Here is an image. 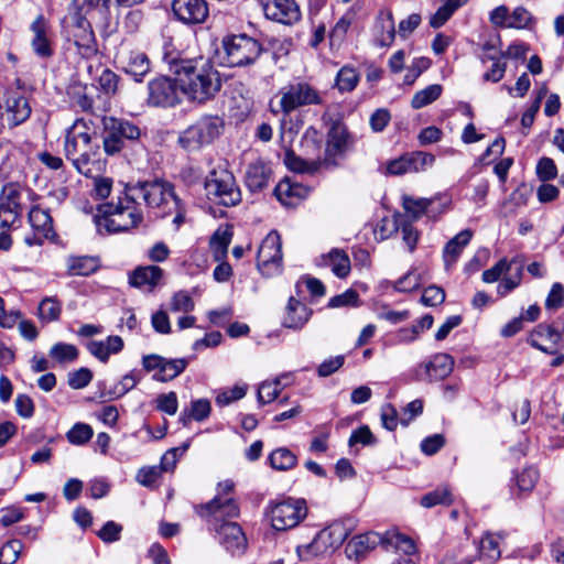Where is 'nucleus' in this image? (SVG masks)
<instances>
[{
	"mask_svg": "<svg viewBox=\"0 0 564 564\" xmlns=\"http://www.w3.org/2000/svg\"><path fill=\"white\" fill-rule=\"evenodd\" d=\"M128 189L135 200L143 199L148 207L160 209L161 214L171 205H177L173 184L163 180L140 182Z\"/></svg>",
	"mask_w": 564,
	"mask_h": 564,
	"instance_id": "10",
	"label": "nucleus"
},
{
	"mask_svg": "<svg viewBox=\"0 0 564 564\" xmlns=\"http://www.w3.org/2000/svg\"><path fill=\"white\" fill-rule=\"evenodd\" d=\"M433 202L434 199L432 198H415L412 196H403L402 198L403 208L415 218L423 215Z\"/></svg>",
	"mask_w": 564,
	"mask_h": 564,
	"instance_id": "51",
	"label": "nucleus"
},
{
	"mask_svg": "<svg viewBox=\"0 0 564 564\" xmlns=\"http://www.w3.org/2000/svg\"><path fill=\"white\" fill-rule=\"evenodd\" d=\"M102 123L104 150L108 155L119 153L124 148L126 141H135L141 135L140 128L128 120L106 117Z\"/></svg>",
	"mask_w": 564,
	"mask_h": 564,
	"instance_id": "11",
	"label": "nucleus"
},
{
	"mask_svg": "<svg viewBox=\"0 0 564 564\" xmlns=\"http://www.w3.org/2000/svg\"><path fill=\"white\" fill-rule=\"evenodd\" d=\"M435 156L427 152L416 151L406 153L387 163V173L390 175H403L425 170L434 164Z\"/></svg>",
	"mask_w": 564,
	"mask_h": 564,
	"instance_id": "16",
	"label": "nucleus"
},
{
	"mask_svg": "<svg viewBox=\"0 0 564 564\" xmlns=\"http://www.w3.org/2000/svg\"><path fill=\"white\" fill-rule=\"evenodd\" d=\"M50 356L59 364L70 362L77 359L78 349L70 344L57 343L51 348Z\"/></svg>",
	"mask_w": 564,
	"mask_h": 564,
	"instance_id": "50",
	"label": "nucleus"
},
{
	"mask_svg": "<svg viewBox=\"0 0 564 564\" xmlns=\"http://www.w3.org/2000/svg\"><path fill=\"white\" fill-rule=\"evenodd\" d=\"M62 304L55 297H45L39 305V317L44 322H53L59 318Z\"/></svg>",
	"mask_w": 564,
	"mask_h": 564,
	"instance_id": "48",
	"label": "nucleus"
},
{
	"mask_svg": "<svg viewBox=\"0 0 564 564\" xmlns=\"http://www.w3.org/2000/svg\"><path fill=\"white\" fill-rule=\"evenodd\" d=\"M224 128L218 116H203L186 128L178 138L180 145L187 151H196L217 139Z\"/></svg>",
	"mask_w": 564,
	"mask_h": 564,
	"instance_id": "8",
	"label": "nucleus"
},
{
	"mask_svg": "<svg viewBox=\"0 0 564 564\" xmlns=\"http://www.w3.org/2000/svg\"><path fill=\"white\" fill-rule=\"evenodd\" d=\"M234 482L225 480L218 484L217 495L205 505L196 506L197 514L203 518L217 539L232 555L242 554L247 539L240 525L231 519L239 516V507L232 497Z\"/></svg>",
	"mask_w": 564,
	"mask_h": 564,
	"instance_id": "1",
	"label": "nucleus"
},
{
	"mask_svg": "<svg viewBox=\"0 0 564 564\" xmlns=\"http://www.w3.org/2000/svg\"><path fill=\"white\" fill-rule=\"evenodd\" d=\"M93 437V429L85 423H76L68 432L67 440L70 444L83 445Z\"/></svg>",
	"mask_w": 564,
	"mask_h": 564,
	"instance_id": "53",
	"label": "nucleus"
},
{
	"mask_svg": "<svg viewBox=\"0 0 564 564\" xmlns=\"http://www.w3.org/2000/svg\"><path fill=\"white\" fill-rule=\"evenodd\" d=\"M545 308L547 311H557L564 305V286L556 282L552 285L546 299Z\"/></svg>",
	"mask_w": 564,
	"mask_h": 564,
	"instance_id": "55",
	"label": "nucleus"
},
{
	"mask_svg": "<svg viewBox=\"0 0 564 564\" xmlns=\"http://www.w3.org/2000/svg\"><path fill=\"white\" fill-rule=\"evenodd\" d=\"M443 87L438 84H433L425 87L422 90H419L414 94L411 100V106L413 109H421L442 95Z\"/></svg>",
	"mask_w": 564,
	"mask_h": 564,
	"instance_id": "41",
	"label": "nucleus"
},
{
	"mask_svg": "<svg viewBox=\"0 0 564 564\" xmlns=\"http://www.w3.org/2000/svg\"><path fill=\"white\" fill-rule=\"evenodd\" d=\"M348 143V132L341 124H333L327 134L324 164L335 165L336 156L341 154Z\"/></svg>",
	"mask_w": 564,
	"mask_h": 564,
	"instance_id": "25",
	"label": "nucleus"
},
{
	"mask_svg": "<svg viewBox=\"0 0 564 564\" xmlns=\"http://www.w3.org/2000/svg\"><path fill=\"white\" fill-rule=\"evenodd\" d=\"M452 502L453 497L449 488L443 486L423 495L420 503L424 508H433L438 505L448 506Z\"/></svg>",
	"mask_w": 564,
	"mask_h": 564,
	"instance_id": "42",
	"label": "nucleus"
},
{
	"mask_svg": "<svg viewBox=\"0 0 564 564\" xmlns=\"http://www.w3.org/2000/svg\"><path fill=\"white\" fill-rule=\"evenodd\" d=\"M279 96L284 115H290L301 107L323 104L321 93L306 82L292 83L281 88Z\"/></svg>",
	"mask_w": 564,
	"mask_h": 564,
	"instance_id": "13",
	"label": "nucleus"
},
{
	"mask_svg": "<svg viewBox=\"0 0 564 564\" xmlns=\"http://www.w3.org/2000/svg\"><path fill=\"white\" fill-rule=\"evenodd\" d=\"M177 79L161 76L151 80L148 85V101L158 107H174L180 102L182 91Z\"/></svg>",
	"mask_w": 564,
	"mask_h": 564,
	"instance_id": "15",
	"label": "nucleus"
},
{
	"mask_svg": "<svg viewBox=\"0 0 564 564\" xmlns=\"http://www.w3.org/2000/svg\"><path fill=\"white\" fill-rule=\"evenodd\" d=\"M286 378V376H282L272 382H262L258 389V401L261 404H265L275 400L282 389V379Z\"/></svg>",
	"mask_w": 564,
	"mask_h": 564,
	"instance_id": "45",
	"label": "nucleus"
},
{
	"mask_svg": "<svg viewBox=\"0 0 564 564\" xmlns=\"http://www.w3.org/2000/svg\"><path fill=\"white\" fill-rule=\"evenodd\" d=\"M143 215L138 202L129 189L123 198H119L116 206H108L97 220L99 229H106L109 234L127 231L141 224Z\"/></svg>",
	"mask_w": 564,
	"mask_h": 564,
	"instance_id": "5",
	"label": "nucleus"
},
{
	"mask_svg": "<svg viewBox=\"0 0 564 564\" xmlns=\"http://www.w3.org/2000/svg\"><path fill=\"white\" fill-rule=\"evenodd\" d=\"M274 195L282 205L293 207L308 195V189L300 183L284 178L275 186Z\"/></svg>",
	"mask_w": 564,
	"mask_h": 564,
	"instance_id": "26",
	"label": "nucleus"
},
{
	"mask_svg": "<svg viewBox=\"0 0 564 564\" xmlns=\"http://www.w3.org/2000/svg\"><path fill=\"white\" fill-rule=\"evenodd\" d=\"M223 47L229 67L252 64L262 52L260 43L246 34L226 36L223 40Z\"/></svg>",
	"mask_w": 564,
	"mask_h": 564,
	"instance_id": "12",
	"label": "nucleus"
},
{
	"mask_svg": "<svg viewBox=\"0 0 564 564\" xmlns=\"http://www.w3.org/2000/svg\"><path fill=\"white\" fill-rule=\"evenodd\" d=\"M312 313V310L304 303L295 297H290L285 307L282 325L286 328L299 330L308 322Z\"/></svg>",
	"mask_w": 564,
	"mask_h": 564,
	"instance_id": "28",
	"label": "nucleus"
},
{
	"mask_svg": "<svg viewBox=\"0 0 564 564\" xmlns=\"http://www.w3.org/2000/svg\"><path fill=\"white\" fill-rule=\"evenodd\" d=\"M511 262L507 259L499 260L494 267L482 272V281L486 283L497 282L502 274L507 273L511 269Z\"/></svg>",
	"mask_w": 564,
	"mask_h": 564,
	"instance_id": "56",
	"label": "nucleus"
},
{
	"mask_svg": "<svg viewBox=\"0 0 564 564\" xmlns=\"http://www.w3.org/2000/svg\"><path fill=\"white\" fill-rule=\"evenodd\" d=\"M36 194L19 183H8L0 195V227L13 224L33 204Z\"/></svg>",
	"mask_w": 564,
	"mask_h": 564,
	"instance_id": "6",
	"label": "nucleus"
},
{
	"mask_svg": "<svg viewBox=\"0 0 564 564\" xmlns=\"http://www.w3.org/2000/svg\"><path fill=\"white\" fill-rule=\"evenodd\" d=\"M93 373L87 368H80L68 375V384L73 389H83L89 384Z\"/></svg>",
	"mask_w": 564,
	"mask_h": 564,
	"instance_id": "64",
	"label": "nucleus"
},
{
	"mask_svg": "<svg viewBox=\"0 0 564 564\" xmlns=\"http://www.w3.org/2000/svg\"><path fill=\"white\" fill-rule=\"evenodd\" d=\"M29 223L36 232L33 238H25V242L29 246L42 245L44 239L53 236V219L50 213L45 209L34 206L33 204L29 207Z\"/></svg>",
	"mask_w": 564,
	"mask_h": 564,
	"instance_id": "21",
	"label": "nucleus"
},
{
	"mask_svg": "<svg viewBox=\"0 0 564 564\" xmlns=\"http://www.w3.org/2000/svg\"><path fill=\"white\" fill-rule=\"evenodd\" d=\"M210 402L207 399H198L192 402L191 411L188 414L184 413L181 416V421L184 425L193 419L195 421H204L210 414Z\"/></svg>",
	"mask_w": 564,
	"mask_h": 564,
	"instance_id": "47",
	"label": "nucleus"
},
{
	"mask_svg": "<svg viewBox=\"0 0 564 564\" xmlns=\"http://www.w3.org/2000/svg\"><path fill=\"white\" fill-rule=\"evenodd\" d=\"M172 10L175 17L187 25L202 24L209 15L206 0H173Z\"/></svg>",
	"mask_w": 564,
	"mask_h": 564,
	"instance_id": "18",
	"label": "nucleus"
},
{
	"mask_svg": "<svg viewBox=\"0 0 564 564\" xmlns=\"http://www.w3.org/2000/svg\"><path fill=\"white\" fill-rule=\"evenodd\" d=\"M421 301L426 306L440 305L445 301V292L436 285H431L423 291Z\"/></svg>",
	"mask_w": 564,
	"mask_h": 564,
	"instance_id": "63",
	"label": "nucleus"
},
{
	"mask_svg": "<svg viewBox=\"0 0 564 564\" xmlns=\"http://www.w3.org/2000/svg\"><path fill=\"white\" fill-rule=\"evenodd\" d=\"M23 549L20 540H10L0 549V564H14Z\"/></svg>",
	"mask_w": 564,
	"mask_h": 564,
	"instance_id": "52",
	"label": "nucleus"
},
{
	"mask_svg": "<svg viewBox=\"0 0 564 564\" xmlns=\"http://www.w3.org/2000/svg\"><path fill=\"white\" fill-rule=\"evenodd\" d=\"M500 534L486 533L478 545V560L485 564H495L501 556L499 549Z\"/></svg>",
	"mask_w": 564,
	"mask_h": 564,
	"instance_id": "37",
	"label": "nucleus"
},
{
	"mask_svg": "<svg viewBox=\"0 0 564 564\" xmlns=\"http://www.w3.org/2000/svg\"><path fill=\"white\" fill-rule=\"evenodd\" d=\"M359 83V74L354 67L344 66L341 67L335 78V86L339 91H351L356 88Z\"/></svg>",
	"mask_w": 564,
	"mask_h": 564,
	"instance_id": "44",
	"label": "nucleus"
},
{
	"mask_svg": "<svg viewBox=\"0 0 564 564\" xmlns=\"http://www.w3.org/2000/svg\"><path fill=\"white\" fill-rule=\"evenodd\" d=\"M64 152L76 171L86 177L93 176V172L101 167L99 145L93 144L89 127L83 119H77L67 129Z\"/></svg>",
	"mask_w": 564,
	"mask_h": 564,
	"instance_id": "3",
	"label": "nucleus"
},
{
	"mask_svg": "<svg viewBox=\"0 0 564 564\" xmlns=\"http://www.w3.org/2000/svg\"><path fill=\"white\" fill-rule=\"evenodd\" d=\"M187 365V358L167 359L163 357V362H160L152 378L159 382L171 381L180 376L186 369Z\"/></svg>",
	"mask_w": 564,
	"mask_h": 564,
	"instance_id": "36",
	"label": "nucleus"
},
{
	"mask_svg": "<svg viewBox=\"0 0 564 564\" xmlns=\"http://www.w3.org/2000/svg\"><path fill=\"white\" fill-rule=\"evenodd\" d=\"M359 295L355 290H347L346 292L333 296L329 302V307H344V306H358Z\"/></svg>",
	"mask_w": 564,
	"mask_h": 564,
	"instance_id": "57",
	"label": "nucleus"
},
{
	"mask_svg": "<svg viewBox=\"0 0 564 564\" xmlns=\"http://www.w3.org/2000/svg\"><path fill=\"white\" fill-rule=\"evenodd\" d=\"M317 265L330 268L332 272L339 279H345L350 273V259L348 254L338 248H333L328 253L321 256Z\"/></svg>",
	"mask_w": 564,
	"mask_h": 564,
	"instance_id": "29",
	"label": "nucleus"
},
{
	"mask_svg": "<svg viewBox=\"0 0 564 564\" xmlns=\"http://www.w3.org/2000/svg\"><path fill=\"white\" fill-rule=\"evenodd\" d=\"M31 115L29 100L17 93L8 96L6 101V120L11 127L26 121Z\"/></svg>",
	"mask_w": 564,
	"mask_h": 564,
	"instance_id": "27",
	"label": "nucleus"
},
{
	"mask_svg": "<svg viewBox=\"0 0 564 564\" xmlns=\"http://www.w3.org/2000/svg\"><path fill=\"white\" fill-rule=\"evenodd\" d=\"M263 12L270 20L282 24H294L301 19V10L295 0H272L263 4Z\"/></svg>",
	"mask_w": 564,
	"mask_h": 564,
	"instance_id": "20",
	"label": "nucleus"
},
{
	"mask_svg": "<svg viewBox=\"0 0 564 564\" xmlns=\"http://www.w3.org/2000/svg\"><path fill=\"white\" fill-rule=\"evenodd\" d=\"M123 339L118 335L108 336L105 340H90L87 350L99 361L106 364L111 354H119L123 349Z\"/></svg>",
	"mask_w": 564,
	"mask_h": 564,
	"instance_id": "31",
	"label": "nucleus"
},
{
	"mask_svg": "<svg viewBox=\"0 0 564 564\" xmlns=\"http://www.w3.org/2000/svg\"><path fill=\"white\" fill-rule=\"evenodd\" d=\"M443 4L437 9V11L432 15L430 20V24L432 28L437 29L444 25L451 17L457 11L459 8L465 6L468 0H442Z\"/></svg>",
	"mask_w": 564,
	"mask_h": 564,
	"instance_id": "39",
	"label": "nucleus"
},
{
	"mask_svg": "<svg viewBox=\"0 0 564 564\" xmlns=\"http://www.w3.org/2000/svg\"><path fill=\"white\" fill-rule=\"evenodd\" d=\"M100 267L97 257L69 256L66 258V269L69 276H87L95 273Z\"/></svg>",
	"mask_w": 564,
	"mask_h": 564,
	"instance_id": "33",
	"label": "nucleus"
},
{
	"mask_svg": "<svg viewBox=\"0 0 564 564\" xmlns=\"http://www.w3.org/2000/svg\"><path fill=\"white\" fill-rule=\"evenodd\" d=\"M454 358L445 352H438L430 360L420 364L416 367L415 375L420 380L437 381L448 377L454 369Z\"/></svg>",
	"mask_w": 564,
	"mask_h": 564,
	"instance_id": "17",
	"label": "nucleus"
},
{
	"mask_svg": "<svg viewBox=\"0 0 564 564\" xmlns=\"http://www.w3.org/2000/svg\"><path fill=\"white\" fill-rule=\"evenodd\" d=\"M527 205V197L519 191H514L502 203L500 208V216L505 218L513 217L518 214L519 208Z\"/></svg>",
	"mask_w": 564,
	"mask_h": 564,
	"instance_id": "46",
	"label": "nucleus"
},
{
	"mask_svg": "<svg viewBox=\"0 0 564 564\" xmlns=\"http://www.w3.org/2000/svg\"><path fill=\"white\" fill-rule=\"evenodd\" d=\"M284 163L289 170L297 173H314L318 169V163L305 161L291 151L285 153Z\"/></svg>",
	"mask_w": 564,
	"mask_h": 564,
	"instance_id": "49",
	"label": "nucleus"
},
{
	"mask_svg": "<svg viewBox=\"0 0 564 564\" xmlns=\"http://www.w3.org/2000/svg\"><path fill=\"white\" fill-rule=\"evenodd\" d=\"M194 308V301L187 292L180 291L174 294L171 301V311L188 313Z\"/></svg>",
	"mask_w": 564,
	"mask_h": 564,
	"instance_id": "60",
	"label": "nucleus"
},
{
	"mask_svg": "<svg viewBox=\"0 0 564 564\" xmlns=\"http://www.w3.org/2000/svg\"><path fill=\"white\" fill-rule=\"evenodd\" d=\"M473 237L470 229H464L454 236L444 247L443 260L446 268L452 267L463 252V249L469 243Z\"/></svg>",
	"mask_w": 564,
	"mask_h": 564,
	"instance_id": "34",
	"label": "nucleus"
},
{
	"mask_svg": "<svg viewBox=\"0 0 564 564\" xmlns=\"http://www.w3.org/2000/svg\"><path fill=\"white\" fill-rule=\"evenodd\" d=\"M282 242L276 231L269 232L262 240L257 254V267L262 275L270 278L282 270Z\"/></svg>",
	"mask_w": 564,
	"mask_h": 564,
	"instance_id": "14",
	"label": "nucleus"
},
{
	"mask_svg": "<svg viewBox=\"0 0 564 564\" xmlns=\"http://www.w3.org/2000/svg\"><path fill=\"white\" fill-rule=\"evenodd\" d=\"M536 174L544 182L554 180L557 175V167L554 161L546 156L540 159L536 165Z\"/></svg>",
	"mask_w": 564,
	"mask_h": 564,
	"instance_id": "59",
	"label": "nucleus"
},
{
	"mask_svg": "<svg viewBox=\"0 0 564 564\" xmlns=\"http://www.w3.org/2000/svg\"><path fill=\"white\" fill-rule=\"evenodd\" d=\"M247 392V386H235L231 389L223 390L219 392L216 397V403L220 406H225L230 404L231 402H235L237 400H240L246 395Z\"/></svg>",
	"mask_w": 564,
	"mask_h": 564,
	"instance_id": "54",
	"label": "nucleus"
},
{
	"mask_svg": "<svg viewBox=\"0 0 564 564\" xmlns=\"http://www.w3.org/2000/svg\"><path fill=\"white\" fill-rule=\"evenodd\" d=\"M119 63L124 73L130 75L135 82H142L143 77L151 70L149 57L140 51L122 53L119 57Z\"/></svg>",
	"mask_w": 564,
	"mask_h": 564,
	"instance_id": "23",
	"label": "nucleus"
},
{
	"mask_svg": "<svg viewBox=\"0 0 564 564\" xmlns=\"http://www.w3.org/2000/svg\"><path fill=\"white\" fill-rule=\"evenodd\" d=\"M30 30L33 33L31 47L40 58H50L54 54L53 35L48 22L43 14H39L32 22Z\"/></svg>",
	"mask_w": 564,
	"mask_h": 564,
	"instance_id": "19",
	"label": "nucleus"
},
{
	"mask_svg": "<svg viewBox=\"0 0 564 564\" xmlns=\"http://www.w3.org/2000/svg\"><path fill=\"white\" fill-rule=\"evenodd\" d=\"M163 270L156 265L138 267L129 276V283L138 289L152 291L161 282Z\"/></svg>",
	"mask_w": 564,
	"mask_h": 564,
	"instance_id": "30",
	"label": "nucleus"
},
{
	"mask_svg": "<svg viewBox=\"0 0 564 564\" xmlns=\"http://www.w3.org/2000/svg\"><path fill=\"white\" fill-rule=\"evenodd\" d=\"M350 531V520L335 521L317 532L310 543L299 545L296 553L302 561L333 553L344 543Z\"/></svg>",
	"mask_w": 564,
	"mask_h": 564,
	"instance_id": "4",
	"label": "nucleus"
},
{
	"mask_svg": "<svg viewBox=\"0 0 564 564\" xmlns=\"http://www.w3.org/2000/svg\"><path fill=\"white\" fill-rule=\"evenodd\" d=\"M562 339V334L554 327L546 324H539L529 337L532 347L553 355L557 351V345Z\"/></svg>",
	"mask_w": 564,
	"mask_h": 564,
	"instance_id": "22",
	"label": "nucleus"
},
{
	"mask_svg": "<svg viewBox=\"0 0 564 564\" xmlns=\"http://www.w3.org/2000/svg\"><path fill=\"white\" fill-rule=\"evenodd\" d=\"M539 479V473L535 468L529 467L517 476V486L521 491H531Z\"/></svg>",
	"mask_w": 564,
	"mask_h": 564,
	"instance_id": "58",
	"label": "nucleus"
},
{
	"mask_svg": "<svg viewBox=\"0 0 564 564\" xmlns=\"http://www.w3.org/2000/svg\"><path fill=\"white\" fill-rule=\"evenodd\" d=\"M271 177V169L262 161L250 163L246 171V185L251 192L265 188Z\"/></svg>",
	"mask_w": 564,
	"mask_h": 564,
	"instance_id": "32",
	"label": "nucleus"
},
{
	"mask_svg": "<svg viewBox=\"0 0 564 564\" xmlns=\"http://www.w3.org/2000/svg\"><path fill=\"white\" fill-rule=\"evenodd\" d=\"M232 232L227 228H218L212 236L209 247L215 261H223L228 252Z\"/></svg>",
	"mask_w": 564,
	"mask_h": 564,
	"instance_id": "38",
	"label": "nucleus"
},
{
	"mask_svg": "<svg viewBox=\"0 0 564 564\" xmlns=\"http://www.w3.org/2000/svg\"><path fill=\"white\" fill-rule=\"evenodd\" d=\"M267 514L273 529L285 531L296 527L305 519L307 516L306 501L292 497L272 501L268 506Z\"/></svg>",
	"mask_w": 564,
	"mask_h": 564,
	"instance_id": "9",
	"label": "nucleus"
},
{
	"mask_svg": "<svg viewBox=\"0 0 564 564\" xmlns=\"http://www.w3.org/2000/svg\"><path fill=\"white\" fill-rule=\"evenodd\" d=\"M384 547H394L404 554H412L415 552L413 541L404 534L397 531H387L384 533Z\"/></svg>",
	"mask_w": 564,
	"mask_h": 564,
	"instance_id": "43",
	"label": "nucleus"
},
{
	"mask_svg": "<svg viewBox=\"0 0 564 564\" xmlns=\"http://www.w3.org/2000/svg\"><path fill=\"white\" fill-rule=\"evenodd\" d=\"M122 527L115 521H108L98 531L97 535L105 543H112L120 540Z\"/></svg>",
	"mask_w": 564,
	"mask_h": 564,
	"instance_id": "62",
	"label": "nucleus"
},
{
	"mask_svg": "<svg viewBox=\"0 0 564 564\" xmlns=\"http://www.w3.org/2000/svg\"><path fill=\"white\" fill-rule=\"evenodd\" d=\"M384 544V534L377 532H367L354 536L346 545V554L349 558L356 561L364 557L369 551L376 546Z\"/></svg>",
	"mask_w": 564,
	"mask_h": 564,
	"instance_id": "24",
	"label": "nucleus"
},
{
	"mask_svg": "<svg viewBox=\"0 0 564 564\" xmlns=\"http://www.w3.org/2000/svg\"><path fill=\"white\" fill-rule=\"evenodd\" d=\"M270 466L276 470H289L297 464V457L286 447H280L269 455Z\"/></svg>",
	"mask_w": 564,
	"mask_h": 564,
	"instance_id": "40",
	"label": "nucleus"
},
{
	"mask_svg": "<svg viewBox=\"0 0 564 564\" xmlns=\"http://www.w3.org/2000/svg\"><path fill=\"white\" fill-rule=\"evenodd\" d=\"M164 61L177 76L182 93L191 100L202 104L214 98L220 90L219 72L209 58L199 56L192 59H177L165 53Z\"/></svg>",
	"mask_w": 564,
	"mask_h": 564,
	"instance_id": "2",
	"label": "nucleus"
},
{
	"mask_svg": "<svg viewBox=\"0 0 564 564\" xmlns=\"http://www.w3.org/2000/svg\"><path fill=\"white\" fill-rule=\"evenodd\" d=\"M348 443L350 446L355 444H362L366 446L376 444L377 440L370 431L369 426L362 425L351 433Z\"/></svg>",
	"mask_w": 564,
	"mask_h": 564,
	"instance_id": "61",
	"label": "nucleus"
},
{
	"mask_svg": "<svg viewBox=\"0 0 564 564\" xmlns=\"http://www.w3.org/2000/svg\"><path fill=\"white\" fill-rule=\"evenodd\" d=\"M376 43L390 46L395 37L394 20L391 11H381L376 23Z\"/></svg>",
	"mask_w": 564,
	"mask_h": 564,
	"instance_id": "35",
	"label": "nucleus"
},
{
	"mask_svg": "<svg viewBox=\"0 0 564 564\" xmlns=\"http://www.w3.org/2000/svg\"><path fill=\"white\" fill-rule=\"evenodd\" d=\"M205 189L209 199L231 207L241 202V192L234 174L225 167L212 170L205 180Z\"/></svg>",
	"mask_w": 564,
	"mask_h": 564,
	"instance_id": "7",
	"label": "nucleus"
}]
</instances>
